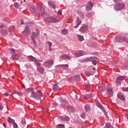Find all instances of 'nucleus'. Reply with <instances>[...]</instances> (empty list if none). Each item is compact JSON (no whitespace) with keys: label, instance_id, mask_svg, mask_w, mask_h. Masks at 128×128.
Segmentation results:
<instances>
[{"label":"nucleus","instance_id":"f257e3e1","mask_svg":"<svg viewBox=\"0 0 128 128\" xmlns=\"http://www.w3.org/2000/svg\"><path fill=\"white\" fill-rule=\"evenodd\" d=\"M30 12H31L32 14L39 12V14L41 16H46L44 8L40 6L37 8H36L34 6H31L30 8Z\"/></svg>","mask_w":128,"mask_h":128},{"label":"nucleus","instance_id":"f03ea898","mask_svg":"<svg viewBox=\"0 0 128 128\" xmlns=\"http://www.w3.org/2000/svg\"><path fill=\"white\" fill-rule=\"evenodd\" d=\"M45 20L48 22H60V18L56 16H49L45 19Z\"/></svg>","mask_w":128,"mask_h":128},{"label":"nucleus","instance_id":"7ed1b4c3","mask_svg":"<svg viewBox=\"0 0 128 128\" xmlns=\"http://www.w3.org/2000/svg\"><path fill=\"white\" fill-rule=\"evenodd\" d=\"M38 34H40V32L38 31L36 32V34L34 33V32H32V39L33 40L34 46H36V38H38Z\"/></svg>","mask_w":128,"mask_h":128},{"label":"nucleus","instance_id":"20e7f679","mask_svg":"<svg viewBox=\"0 0 128 128\" xmlns=\"http://www.w3.org/2000/svg\"><path fill=\"white\" fill-rule=\"evenodd\" d=\"M92 6H94V3L90 1L88 2L86 6V11L90 12V10H92Z\"/></svg>","mask_w":128,"mask_h":128},{"label":"nucleus","instance_id":"39448f33","mask_svg":"<svg viewBox=\"0 0 128 128\" xmlns=\"http://www.w3.org/2000/svg\"><path fill=\"white\" fill-rule=\"evenodd\" d=\"M114 9L117 10H122L123 8H124V3L120 4H118L117 6H114Z\"/></svg>","mask_w":128,"mask_h":128},{"label":"nucleus","instance_id":"423d86ee","mask_svg":"<svg viewBox=\"0 0 128 128\" xmlns=\"http://www.w3.org/2000/svg\"><path fill=\"white\" fill-rule=\"evenodd\" d=\"M124 80V77L122 76H120L116 79V84L117 86H120V84H122V81Z\"/></svg>","mask_w":128,"mask_h":128},{"label":"nucleus","instance_id":"0eeeda50","mask_svg":"<svg viewBox=\"0 0 128 128\" xmlns=\"http://www.w3.org/2000/svg\"><path fill=\"white\" fill-rule=\"evenodd\" d=\"M54 64V61L52 60H50L47 62H45L44 64V66H46V68H50L52 64Z\"/></svg>","mask_w":128,"mask_h":128},{"label":"nucleus","instance_id":"6e6552de","mask_svg":"<svg viewBox=\"0 0 128 128\" xmlns=\"http://www.w3.org/2000/svg\"><path fill=\"white\" fill-rule=\"evenodd\" d=\"M30 32V28H28V26H26L25 30L23 31V34L26 36L29 35Z\"/></svg>","mask_w":128,"mask_h":128},{"label":"nucleus","instance_id":"1a4fd4ad","mask_svg":"<svg viewBox=\"0 0 128 128\" xmlns=\"http://www.w3.org/2000/svg\"><path fill=\"white\" fill-rule=\"evenodd\" d=\"M28 59L30 60L31 62H36V64H37L38 66H40V64L38 63V60H36L34 58L32 57V56H30L28 57Z\"/></svg>","mask_w":128,"mask_h":128},{"label":"nucleus","instance_id":"9d476101","mask_svg":"<svg viewBox=\"0 0 128 128\" xmlns=\"http://www.w3.org/2000/svg\"><path fill=\"white\" fill-rule=\"evenodd\" d=\"M107 94L109 96H114V92H112V88H108L107 89Z\"/></svg>","mask_w":128,"mask_h":128},{"label":"nucleus","instance_id":"9b49d317","mask_svg":"<svg viewBox=\"0 0 128 128\" xmlns=\"http://www.w3.org/2000/svg\"><path fill=\"white\" fill-rule=\"evenodd\" d=\"M48 4L49 6H50V8H52L54 9L56 8V4H54V2L52 0H49L48 2Z\"/></svg>","mask_w":128,"mask_h":128},{"label":"nucleus","instance_id":"f8f14e48","mask_svg":"<svg viewBox=\"0 0 128 128\" xmlns=\"http://www.w3.org/2000/svg\"><path fill=\"white\" fill-rule=\"evenodd\" d=\"M76 25L74 26L75 28H78V26L82 24V20L80 19V18L78 17L77 20H76Z\"/></svg>","mask_w":128,"mask_h":128},{"label":"nucleus","instance_id":"ddd939ff","mask_svg":"<svg viewBox=\"0 0 128 128\" xmlns=\"http://www.w3.org/2000/svg\"><path fill=\"white\" fill-rule=\"evenodd\" d=\"M77 38H78V40H79V42H84V38L83 36L78 34H77Z\"/></svg>","mask_w":128,"mask_h":128},{"label":"nucleus","instance_id":"4468645a","mask_svg":"<svg viewBox=\"0 0 128 128\" xmlns=\"http://www.w3.org/2000/svg\"><path fill=\"white\" fill-rule=\"evenodd\" d=\"M88 27L86 26H83L80 28L79 30L80 32H86V30H88Z\"/></svg>","mask_w":128,"mask_h":128},{"label":"nucleus","instance_id":"2eb2a0df","mask_svg":"<svg viewBox=\"0 0 128 128\" xmlns=\"http://www.w3.org/2000/svg\"><path fill=\"white\" fill-rule=\"evenodd\" d=\"M98 88L102 92H106V87L104 86V85L100 86Z\"/></svg>","mask_w":128,"mask_h":128},{"label":"nucleus","instance_id":"dca6fc26","mask_svg":"<svg viewBox=\"0 0 128 128\" xmlns=\"http://www.w3.org/2000/svg\"><path fill=\"white\" fill-rule=\"evenodd\" d=\"M12 58L14 60H18V55L17 54H12Z\"/></svg>","mask_w":128,"mask_h":128},{"label":"nucleus","instance_id":"f3484780","mask_svg":"<svg viewBox=\"0 0 128 128\" xmlns=\"http://www.w3.org/2000/svg\"><path fill=\"white\" fill-rule=\"evenodd\" d=\"M62 60H70V57L66 54H64L61 56Z\"/></svg>","mask_w":128,"mask_h":128},{"label":"nucleus","instance_id":"a211bd4d","mask_svg":"<svg viewBox=\"0 0 128 128\" xmlns=\"http://www.w3.org/2000/svg\"><path fill=\"white\" fill-rule=\"evenodd\" d=\"M116 42H122L124 40V39L120 37V36H118L116 38Z\"/></svg>","mask_w":128,"mask_h":128},{"label":"nucleus","instance_id":"6ab92c4d","mask_svg":"<svg viewBox=\"0 0 128 128\" xmlns=\"http://www.w3.org/2000/svg\"><path fill=\"white\" fill-rule=\"evenodd\" d=\"M31 96L32 98H38V95L34 91L32 92Z\"/></svg>","mask_w":128,"mask_h":128},{"label":"nucleus","instance_id":"aec40b11","mask_svg":"<svg viewBox=\"0 0 128 128\" xmlns=\"http://www.w3.org/2000/svg\"><path fill=\"white\" fill-rule=\"evenodd\" d=\"M118 98H120V100H126L124 96L121 94H118Z\"/></svg>","mask_w":128,"mask_h":128},{"label":"nucleus","instance_id":"412c9836","mask_svg":"<svg viewBox=\"0 0 128 128\" xmlns=\"http://www.w3.org/2000/svg\"><path fill=\"white\" fill-rule=\"evenodd\" d=\"M58 88H60L58 84H54L53 86V90L54 92H58Z\"/></svg>","mask_w":128,"mask_h":128},{"label":"nucleus","instance_id":"4be33fe9","mask_svg":"<svg viewBox=\"0 0 128 128\" xmlns=\"http://www.w3.org/2000/svg\"><path fill=\"white\" fill-rule=\"evenodd\" d=\"M38 71L39 72H41V74H42L44 72V69L42 67H38Z\"/></svg>","mask_w":128,"mask_h":128},{"label":"nucleus","instance_id":"5701e85b","mask_svg":"<svg viewBox=\"0 0 128 128\" xmlns=\"http://www.w3.org/2000/svg\"><path fill=\"white\" fill-rule=\"evenodd\" d=\"M60 118L61 120H66L67 122H68L70 120V118L68 116H66V117H62V116H60Z\"/></svg>","mask_w":128,"mask_h":128},{"label":"nucleus","instance_id":"b1692460","mask_svg":"<svg viewBox=\"0 0 128 128\" xmlns=\"http://www.w3.org/2000/svg\"><path fill=\"white\" fill-rule=\"evenodd\" d=\"M68 110L69 112H74V108L70 106H69L68 108Z\"/></svg>","mask_w":128,"mask_h":128},{"label":"nucleus","instance_id":"393cba45","mask_svg":"<svg viewBox=\"0 0 128 128\" xmlns=\"http://www.w3.org/2000/svg\"><path fill=\"white\" fill-rule=\"evenodd\" d=\"M98 108H100L101 110H103V112L104 111V106H102V104H100L99 102L96 104Z\"/></svg>","mask_w":128,"mask_h":128},{"label":"nucleus","instance_id":"a878e982","mask_svg":"<svg viewBox=\"0 0 128 128\" xmlns=\"http://www.w3.org/2000/svg\"><path fill=\"white\" fill-rule=\"evenodd\" d=\"M8 122L10 124H14V120L13 119H12V118H10V117H8Z\"/></svg>","mask_w":128,"mask_h":128},{"label":"nucleus","instance_id":"bb28decb","mask_svg":"<svg viewBox=\"0 0 128 128\" xmlns=\"http://www.w3.org/2000/svg\"><path fill=\"white\" fill-rule=\"evenodd\" d=\"M1 34H3V36H6L8 34V32L6 30H1Z\"/></svg>","mask_w":128,"mask_h":128},{"label":"nucleus","instance_id":"cd10ccee","mask_svg":"<svg viewBox=\"0 0 128 128\" xmlns=\"http://www.w3.org/2000/svg\"><path fill=\"white\" fill-rule=\"evenodd\" d=\"M84 108H85L86 112H89L90 110V105H86L84 106Z\"/></svg>","mask_w":128,"mask_h":128},{"label":"nucleus","instance_id":"c85d7f7f","mask_svg":"<svg viewBox=\"0 0 128 128\" xmlns=\"http://www.w3.org/2000/svg\"><path fill=\"white\" fill-rule=\"evenodd\" d=\"M37 94L38 96H38H40V97L42 96V91H40V90H38L37 92Z\"/></svg>","mask_w":128,"mask_h":128},{"label":"nucleus","instance_id":"c756f323","mask_svg":"<svg viewBox=\"0 0 128 128\" xmlns=\"http://www.w3.org/2000/svg\"><path fill=\"white\" fill-rule=\"evenodd\" d=\"M74 80H80V76H74Z\"/></svg>","mask_w":128,"mask_h":128},{"label":"nucleus","instance_id":"7c9ffc66","mask_svg":"<svg viewBox=\"0 0 128 128\" xmlns=\"http://www.w3.org/2000/svg\"><path fill=\"white\" fill-rule=\"evenodd\" d=\"M56 128H64V124H59L56 126Z\"/></svg>","mask_w":128,"mask_h":128},{"label":"nucleus","instance_id":"2f4dec72","mask_svg":"<svg viewBox=\"0 0 128 128\" xmlns=\"http://www.w3.org/2000/svg\"><path fill=\"white\" fill-rule=\"evenodd\" d=\"M82 54V51H79L78 52L76 53V55L77 56H80Z\"/></svg>","mask_w":128,"mask_h":128},{"label":"nucleus","instance_id":"473e14b6","mask_svg":"<svg viewBox=\"0 0 128 128\" xmlns=\"http://www.w3.org/2000/svg\"><path fill=\"white\" fill-rule=\"evenodd\" d=\"M34 90V88H28L26 90V92H32Z\"/></svg>","mask_w":128,"mask_h":128},{"label":"nucleus","instance_id":"72a5a7b5","mask_svg":"<svg viewBox=\"0 0 128 128\" xmlns=\"http://www.w3.org/2000/svg\"><path fill=\"white\" fill-rule=\"evenodd\" d=\"M68 32V30L64 29L62 30V34L66 35L67 34Z\"/></svg>","mask_w":128,"mask_h":128},{"label":"nucleus","instance_id":"f704fd0d","mask_svg":"<svg viewBox=\"0 0 128 128\" xmlns=\"http://www.w3.org/2000/svg\"><path fill=\"white\" fill-rule=\"evenodd\" d=\"M105 126L106 128H114L110 123H106Z\"/></svg>","mask_w":128,"mask_h":128},{"label":"nucleus","instance_id":"c9c22d12","mask_svg":"<svg viewBox=\"0 0 128 128\" xmlns=\"http://www.w3.org/2000/svg\"><path fill=\"white\" fill-rule=\"evenodd\" d=\"M85 74H86V76H90L92 75V74L90 73V72L88 71L86 72Z\"/></svg>","mask_w":128,"mask_h":128},{"label":"nucleus","instance_id":"e433bc0d","mask_svg":"<svg viewBox=\"0 0 128 128\" xmlns=\"http://www.w3.org/2000/svg\"><path fill=\"white\" fill-rule=\"evenodd\" d=\"M92 94H88L86 95V96L84 97V98L85 100H86L87 98H92Z\"/></svg>","mask_w":128,"mask_h":128},{"label":"nucleus","instance_id":"4c0bfd02","mask_svg":"<svg viewBox=\"0 0 128 128\" xmlns=\"http://www.w3.org/2000/svg\"><path fill=\"white\" fill-rule=\"evenodd\" d=\"M14 93L16 94H18V96H22V92H20L18 91H14Z\"/></svg>","mask_w":128,"mask_h":128},{"label":"nucleus","instance_id":"58836bf2","mask_svg":"<svg viewBox=\"0 0 128 128\" xmlns=\"http://www.w3.org/2000/svg\"><path fill=\"white\" fill-rule=\"evenodd\" d=\"M47 44H48L49 48H52V42L48 41L47 42Z\"/></svg>","mask_w":128,"mask_h":128},{"label":"nucleus","instance_id":"ea45409f","mask_svg":"<svg viewBox=\"0 0 128 128\" xmlns=\"http://www.w3.org/2000/svg\"><path fill=\"white\" fill-rule=\"evenodd\" d=\"M13 126H14V128H18V124H16V123L14 122L13 123Z\"/></svg>","mask_w":128,"mask_h":128},{"label":"nucleus","instance_id":"a19ab883","mask_svg":"<svg viewBox=\"0 0 128 128\" xmlns=\"http://www.w3.org/2000/svg\"><path fill=\"white\" fill-rule=\"evenodd\" d=\"M14 6L16 8H18V7L20 6V5H18V4L16 2L14 4Z\"/></svg>","mask_w":128,"mask_h":128},{"label":"nucleus","instance_id":"79ce46f5","mask_svg":"<svg viewBox=\"0 0 128 128\" xmlns=\"http://www.w3.org/2000/svg\"><path fill=\"white\" fill-rule=\"evenodd\" d=\"M122 90L123 92H128V88H122Z\"/></svg>","mask_w":128,"mask_h":128},{"label":"nucleus","instance_id":"37998d69","mask_svg":"<svg viewBox=\"0 0 128 128\" xmlns=\"http://www.w3.org/2000/svg\"><path fill=\"white\" fill-rule=\"evenodd\" d=\"M10 53L12 54H14V52H16V50H14V49H10Z\"/></svg>","mask_w":128,"mask_h":128},{"label":"nucleus","instance_id":"c03bdc74","mask_svg":"<svg viewBox=\"0 0 128 128\" xmlns=\"http://www.w3.org/2000/svg\"><path fill=\"white\" fill-rule=\"evenodd\" d=\"M3 108L2 105V103L0 102V110H2Z\"/></svg>","mask_w":128,"mask_h":128},{"label":"nucleus","instance_id":"a18cd8bd","mask_svg":"<svg viewBox=\"0 0 128 128\" xmlns=\"http://www.w3.org/2000/svg\"><path fill=\"white\" fill-rule=\"evenodd\" d=\"M63 66H64L65 68H68V64H64Z\"/></svg>","mask_w":128,"mask_h":128},{"label":"nucleus","instance_id":"49530a36","mask_svg":"<svg viewBox=\"0 0 128 128\" xmlns=\"http://www.w3.org/2000/svg\"><path fill=\"white\" fill-rule=\"evenodd\" d=\"M4 96H10V94H8V92H6L4 94Z\"/></svg>","mask_w":128,"mask_h":128},{"label":"nucleus","instance_id":"de8ad7c7","mask_svg":"<svg viewBox=\"0 0 128 128\" xmlns=\"http://www.w3.org/2000/svg\"><path fill=\"white\" fill-rule=\"evenodd\" d=\"M121 0H114V2L118 4L119 2H120Z\"/></svg>","mask_w":128,"mask_h":128},{"label":"nucleus","instance_id":"09e8293b","mask_svg":"<svg viewBox=\"0 0 128 128\" xmlns=\"http://www.w3.org/2000/svg\"><path fill=\"white\" fill-rule=\"evenodd\" d=\"M92 62L93 64H94V66H96V60L92 61Z\"/></svg>","mask_w":128,"mask_h":128},{"label":"nucleus","instance_id":"8fccbe9b","mask_svg":"<svg viewBox=\"0 0 128 128\" xmlns=\"http://www.w3.org/2000/svg\"><path fill=\"white\" fill-rule=\"evenodd\" d=\"M58 12V14H62V10H59Z\"/></svg>","mask_w":128,"mask_h":128},{"label":"nucleus","instance_id":"3c124183","mask_svg":"<svg viewBox=\"0 0 128 128\" xmlns=\"http://www.w3.org/2000/svg\"><path fill=\"white\" fill-rule=\"evenodd\" d=\"M125 116H126V118H128V113H126V114H125Z\"/></svg>","mask_w":128,"mask_h":128},{"label":"nucleus","instance_id":"603ef678","mask_svg":"<svg viewBox=\"0 0 128 128\" xmlns=\"http://www.w3.org/2000/svg\"><path fill=\"white\" fill-rule=\"evenodd\" d=\"M24 20H21V24H24Z\"/></svg>","mask_w":128,"mask_h":128},{"label":"nucleus","instance_id":"864d4df0","mask_svg":"<svg viewBox=\"0 0 128 128\" xmlns=\"http://www.w3.org/2000/svg\"><path fill=\"white\" fill-rule=\"evenodd\" d=\"M4 26V24L0 25V28H2Z\"/></svg>","mask_w":128,"mask_h":128},{"label":"nucleus","instance_id":"5fc2aeb1","mask_svg":"<svg viewBox=\"0 0 128 128\" xmlns=\"http://www.w3.org/2000/svg\"><path fill=\"white\" fill-rule=\"evenodd\" d=\"M3 126H4V128H6V125L5 124H3Z\"/></svg>","mask_w":128,"mask_h":128},{"label":"nucleus","instance_id":"6e6d98bb","mask_svg":"<svg viewBox=\"0 0 128 128\" xmlns=\"http://www.w3.org/2000/svg\"><path fill=\"white\" fill-rule=\"evenodd\" d=\"M49 50H52V47H49Z\"/></svg>","mask_w":128,"mask_h":128},{"label":"nucleus","instance_id":"4d7b16f0","mask_svg":"<svg viewBox=\"0 0 128 128\" xmlns=\"http://www.w3.org/2000/svg\"><path fill=\"white\" fill-rule=\"evenodd\" d=\"M54 106H56V103L54 104Z\"/></svg>","mask_w":128,"mask_h":128},{"label":"nucleus","instance_id":"13d9d810","mask_svg":"<svg viewBox=\"0 0 128 128\" xmlns=\"http://www.w3.org/2000/svg\"><path fill=\"white\" fill-rule=\"evenodd\" d=\"M81 116H82V118H84V116H82L81 115Z\"/></svg>","mask_w":128,"mask_h":128},{"label":"nucleus","instance_id":"bf43d9fd","mask_svg":"<svg viewBox=\"0 0 128 128\" xmlns=\"http://www.w3.org/2000/svg\"><path fill=\"white\" fill-rule=\"evenodd\" d=\"M93 70H96V68H94Z\"/></svg>","mask_w":128,"mask_h":128},{"label":"nucleus","instance_id":"052dcab7","mask_svg":"<svg viewBox=\"0 0 128 128\" xmlns=\"http://www.w3.org/2000/svg\"><path fill=\"white\" fill-rule=\"evenodd\" d=\"M76 98H77V97H78V96H77L76 95Z\"/></svg>","mask_w":128,"mask_h":128},{"label":"nucleus","instance_id":"680f3d73","mask_svg":"<svg viewBox=\"0 0 128 128\" xmlns=\"http://www.w3.org/2000/svg\"><path fill=\"white\" fill-rule=\"evenodd\" d=\"M30 24V23H28V24Z\"/></svg>","mask_w":128,"mask_h":128},{"label":"nucleus","instance_id":"e2e57ef3","mask_svg":"<svg viewBox=\"0 0 128 128\" xmlns=\"http://www.w3.org/2000/svg\"><path fill=\"white\" fill-rule=\"evenodd\" d=\"M24 2H26V0H24Z\"/></svg>","mask_w":128,"mask_h":128}]
</instances>
